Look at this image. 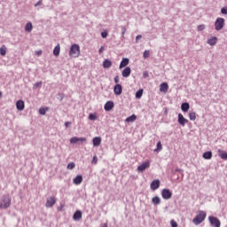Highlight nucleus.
Returning <instances> with one entry per match:
<instances>
[{
	"instance_id": "nucleus-1",
	"label": "nucleus",
	"mask_w": 227,
	"mask_h": 227,
	"mask_svg": "<svg viewBox=\"0 0 227 227\" xmlns=\"http://www.w3.org/2000/svg\"><path fill=\"white\" fill-rule=\"evenodd\" d=\"M12 206V197L10 195L6 194L2 196L0 199V208L3 210H6V208H10Z\"/></svg>"
},
{
	"instance_id": "nucleus-2",
	"label": "nucleus",
	"mask_w": 227,
	"mask_h": 227,
	"mask_svg": "<svg viewBox=\"0 0 227 227\" xmlns=\"http://www.w3.org/2000/svg\"><path fill=\"white\" fill-rule=\"evenodd\" d=\"M205 219H207V212L200 210L198 212L197 215L193 218L192 223L193 224L198 226V224H201V223H203Z\"/></svg>"
},
{
	"instance_id": "nucleus-3",
	"label": "nucleus",
	"mask_w": 227,
	"mask_h": 227,
	"mask_svg": "<svg viewBox=\"0 0 227 227\" xmlns=\"http://www.w3.org/2000/svg\"><path fill=\"white\" fill-rule=\"evenodd\" d=\"M69 56L71 58H79L81 56V47L79 44H72L69 51Z\"/></svg>"
},
{
	"instance_id": "nucleus-4",
	"label": "nucleus",
	"mask_w": 227,
	"mask_h": 227,
	"mask_svg": "<svg viewBox=\"0 0 227 227\" xmlns=\"http://www.w3.org/2000/svg\"><path fill=\"white\" fill-rule=\"evenodd\" d=\"M215 27L216 31H221L223 27H224V19L223 18H217L215 22Z\"/></svg>"
},
{
	"instance_id": "nucleus-5",
	"label": "nucleus",
	"mask_w": 227,
	"mask_h": 227,
	"mask_svg": "<svg viewBox=\"0 0 227 227\" xmlns=\"http://www.w3.org/2000/svg\"><path fill=\"white\" fill-rule=\"evenodd\" d=\"M208 221L213 227H221V221L215 216H208Z\"/></svg>"
},
{
	"instance_id": "nucleus-6",
	"label": "nucleus",
	"mask_w": 227,
	"mask_h": 227,
	"mask_svg": "<svg viewBox=\"0 0 227 227\" xmlns=\"http://www.w3.org/2000/svg\"><path fill=\"white\" fill-rule=\"evenodd\" d=\"M148 168H150V160H145L137 167V171H138V173H143V171H145Z\"/></svg>"
},
{
	"instance_id": "nucleus-7",
	"label": "nucleus",
	"mask_w": 227,
	"mask_h": 227,
	"mask_svg": "<svg viewBox=\"0 0 227 227\" xmlns=\"http://www.w3.org/2000/svg\"><path fill=\"white\" fill-rule=\"evenodd\" d=\"M161 196H162L163 200H171V198L173 196V192H171V191H169V189H163L161 191Z\"/></svg>"
},
{
	"instance_id": "nucleus-8",
	"label": "nucleus",
	"mask_w": 227,
	"mask_h": 227,
	"mask_svg": "<svg viewBox=\"0 0 227 227\" xmlns=\"http://www.w3.org/2000/svg\"><path fill=\"white\" fill-rule=\"evenodd\" d=\"M71 145H75L77 143H86V137H74L70 138Z\"/></svg>"
},
{
	"instance_id": "nucleus-9",
	"label": "nucleus",
	"mask_w": 227,
	"mask_h": 227,
	"mask_svg": "<svg viewBox=\"0 0 227 227\" xmlns=\"http://www.w3.org/2000/svg\"><path fill=\"white\" fill-rule=\"evenodd\" d=\"M54 205H56V197H50L49 199H47L46 204H45V207L47 208H51L54 207Z\"/></svg>"
},
{
	"instance_id": "nucleus-10",
	"label": "nucleus",
	"mask_w": 227,
	"mask_h": 227,
	"mask_svg": "<svg viewBox=\"0 0 227 227\" xmlns=\"http://www.w3.org/2000/svg\"><path fill=\"white\" fill-rule=\"evenodd\" d=\"M177 121L182 127H185V123H189V120L185 119L182 114H178Z\"/></svg>"
},
{
	"instance_id": "nucleus-11",
	"label": "nucleus",
	"mask_w": 227,
	"mask_h": 227,
	"mask_svg": "<svg viewBox=\"0 0 227 227\" xmlns=\"http://www.w3.org/2000/svg\"><path fill=\"white\" fill-rule=\"evenodd\" d=\"M152 191H157V189H159V187H160V181L159 179L154 180L151 183L150 185Z\"/></svg>"
},
{
	"instance_id": "nucleus-12",
	"label": "nucleus",
	"mask_w": 227,
	"mask_h": 227,
	"mask_svg": "<svg viewBox=\"0 0 227 227\" xmlns=\"http://www.w3.org/2000/svg\"><path fill=\"white\" fill-rule=\"evenodd\" d=\"M168 90H169V85H168V82H163L160 85V91L161 93H168Z\"/></svg>"
},
{
	"instance_id": "nucleus-13",
	"label": "nucleus",
	"mask_w": 227,
	"mask_h": 227,
	"mask_svg": "<svg viewBox=\"0 0 227 227\" xmlns=\"http://www.w3.org/2000/svg\"><path fill=\"white\" fill-rule=\"evenodd\" d=\"M123 91V88L121 87V84H116L114 88V92L115 95H121Z\"/></svg>"
},
{
	"instance_id": "nucleus-14",
	"label": "nucleus",
	"mask_w": 227,
	"mask_h": 227,
	"mask_svg": "<svg viewBox=\"0 0 227 227\" xmlns=\"http://www.w3.org/2000/svg\"><path fill=\"white\" fill-rule=\"evenodd\" d=\"M114 107V103L113 101H107L105 104L104 109L105 111H111Z\"/></svg>"
},
{
	"instance_id": "nucleus-15",
	"label": "nucleus",
	"mask_w": 227,
	"mask_h": 227,
	"mask_svg": "<svg viewBox=\"0 0 227 227\" xmlns=\"http://www.w3.org/2000/svg\"><path fill=\"white\" fill-rule=\"evenodd\" d=\"M73 184H74V185H81V184H82V176H76L73 180Z\"/></svg>"
},
{
	"instance_id": "nucleus-16",
	"label": "nucleus",
	"mask_w": 227,
	"mask_h": 227,
	"mask_svg": "<svg viewBox=\"0 0 227 227\" xmlns=\"http://www.w3.org/2000/svg\"><path fill=\"white\" fill-rule=\"evenodd\" d=\"M132 70L130 69L129 67H127L126 68H124L121 72V75L122 77H129L131 74Z\"/></svg>"
},
{
	"instance_id": "nucleus-17",
	"label": "nucleus",
	"mask_w": 227,
	"mask_h": 227,
	"mask_svg": "<svg viewBox=\"0 0 227 227\" xmlns=\"http://www.w3.org/2000/svg\"><path fill=\"white\" fill-rule=\"evenodd\" d=\"M74 221H81L82 219V212L81 211H76L74 215H73Z\"/></svg>"
},
{
	"instance_id": "nucleus-18",
	"label": "nucleus",
	"mask_w": 227,
	"mask_h": 227,
	"mask_svg": "<svg viewBox=\"0 0 227 227\" xmlns=\"http://www.w3.org/2000/svg\"><path fill=\"white\" fill-rule=\"evenodd\" d=\"M129 59H127V58L122 59V60L121 61V64L119 66L120 70H121V68H125V67H127L129 65Z\"/></svg>"
},
{
	"instance_id": "nucleus-19",
	"label": "nucleus",
	"mask_w": 227,
	"mask_h": 227,
	"mask_svg": "<svg viewBox=\"0 0 227 227\" xmlns=\"http://www.w3.org/2000/svg\"><path fill=\"white\" fill-rule=\"evenodd\" d=\"M16 107L18 111H24V107H25L24 101L18 100L16 103Z\"/></svg>"
},
{
	"instance_id": "nucleus-20",
	"label": "nucleus",
	"mask_w": 227,
	"mask_h": 227,
	"mask_svg": "<svg viewBox=\"0 0 227 227\" xmlns=\"http://www.w3.org/2000/svg\"><path fill=\"white\" fill-rule=\"evenodd\" d=\"M93 146H100V144L102 143V138L100 137H96L92 140Z\"/></svg>"
},
{
	"instance_id": "nucleus-21",
	"label": "nucleus",
	"mask_w": 227,
	"mask_h": 227,
	"mask_svg": "<svg viewBox=\"0 0 227 227\" xmlns=\"http://www.w3.org/2000/svg\"><path fill=\"white\" fill-rule=\"evenodd\" d=\"M218 156L223 160H227V153L226 151H223L221 149L218 150Z\"/></svg>"
},
{
	"instance_id": "nucleus-22",
	"label": "nucleus",
	"mask_w": 227,
	"mask_h": 227,
	"mask_svg": "<svg viewBox=\"0 0 227 227\" xmlns=\"http://www.w3.org/2000/svg\"><path fill=\"white\" fill-rule=\"evenodd\" d=\"M113 67V62L109 59H105L103 61V67L104 68H111Z\"/></svg>"
},
{
	"instance_id": "nucleus-23",
	"label": "nucleus",
	"mask_w": 227,
	"mask_h": 227,
	"mask_svg": "<svg viewBox=\"0 0 227 227\" xmlns=\"http://www.w3.org/2000/svg\"><path fill=\"white\" fill-rule=\"evenodd\" d=\"M60 51H61V46L59 44H57L53 50V55L58 57L59 56Z\"/></svg>"
},
{
	"instance_id": "nucleus-24",
	"label": "nucleus",
	"mask_w": 227,
	"mask_h": 227,
	"mask_svg": "<svg viewBox=\"0 0 227 227\" xmlns=\"http://www.w3.org/2000/svg\"><path fill=\"white\" fill-rule=\"evenodd\" d=\"M208 45H215L217 43V37L214 36L207 40Z\"/></svg>"
},
{
	"instance_id": "nucleus-25",
	"label": "nucleus",
	"mask_w": 227,
	"mask_h": 227,
	"mask_svg": "<svg viewBox=\"0 0 227 227\" xmlns=\"http://www.w3.org/2000/svg\"><path fill=\"white\" fill-rule=\"evenodd\" d=\"M136 120H137V116H136V114H132L131 116H129V117H128V118L126 119V121H127L128 123H132V122H134Z\"/></svg>"
},
{
	"instance_id": "nucleus-26",
	"label": "nucleus",
	"mask_w": 227,
	"mask_h": 227,
	"mask_svg": "<svg viewBox=\"0 0 227 227\" xmlns=\"http://www.w3.org/2000/svg\"><path fill=\"white\" fill-rule=\"evenodd\" d=\"M190 106L189 103H183L181 106V109L184 113H187L189 111Z\"/></svg>"
},
{
	"instance_id": "nucleus-27",
	"label": "nucleus",
	"mask_w": 227,
	"mask_h": 227,
	"mask_svg": "<svg viewBox=\"0 0 227 227\" xmlns=\"http://www.w3.org/2000/svg\"><path fill=\"white\" fill-rule=\"evenodd\" d=\"M203 158L206 159L207 160L212 159V152L207 151L203 153Z\"/></svg>"
},
{
	"instance_id": "nucleus-28",
	"label": "nucleus",
	"mask_w": 227,
	"mask_h": 227,
	"mask_svg": "<svg viewBox=\"0 0 227 227\" xmlns=\"http://www.w3.org/2000/svg\"><path fill=\"white\" fill-rule=\"evenodd\" d=\"M32 30H33V24L31 22L27 23V25L25 26V31L31 33Z\"/></svg>"
},
{
	"instance_id": "nucleus-29",
	"label": "nucleus",
	"mask_w": 227,
	"mask_h": 227,
	"mask_svg": "<svg viewBox=\"0 0 227 227\" xmlns=\"http://www.w3.org/2000/svg\"><path fill=\"white\" fill-rule=\"evenodd\" d=\"M153 205H160V198L159 196H155L152 200Z\"/></svg>"
},
{
	"instance_id": "nucleus-30",
	"label": "nucleus",
	"mask_w": 227,
	"mask_h": 227,
	"mask_svg": "<svg viewBox=\"0 0 227 227\" xmlns=\"http://www.w3.org/2000/svg\"><path fill=\"white\" fill-rule=\"evenodd\" d=\"M0 54H1V56H6V46L5 45L1 46Z\"/></svg>"
},
{
	"instance_id": "nucleus-31",
	"label": "nucleus",
	"mask_w": 227,
	"mask_h": 227,
	"mask_svg": "<svg viewBox=\"0 0 227 227\" xmlns=\"http://www.w3.org/2000/svg\"><path fill=\"white\" fill-rule=\"evenodd\" d=\"M143 97V89H140L136 92V98H141Z\"/></svg>"
},
{
	"instance_id": "nucleus-32",
	"label": "nucleus",
	"mask_w": 227,
	"mask_h": 227,
	"mask_svg": "<svg viewBox=\"0 0 227 227\" xmlns=\"http://www.w3.org/2000/svg\"><path fill=\"white\" fill-rule=\"evenodd\" d=\"M189 118L192 121H194V120H196V114L194 112H190Z\"/></svg>"
},
{
	"instance_id": "nucleus-33",
	"label": "nucleus",
	"mask_w": 227,
	"mask_h": 227,
	"mask_svg": "<svg viewBox=\"0 0 227 227\" xmlns=\"http://www.w3.org/2000/svg\"><path fill=\"white\" fill-rule=\"evenodd\" d=\"M38 88H42V82H37L34 84V90H38Z\"/></svg>"
},
{
	"instance_id": "nucleus-34",
	"label": "nucleus",
	"mask_w": 227,
	"mask_h": 227,
	"mask_svg": "<svg viewBox=\"0 0 227 227\" xmlns=\"http://www.w3.org/2000/svg\"><path fill=\"white\" fill-rule=\"evenodd\" d=\"M160 150H162V143L158 142L157 148L154 150V152H160Z\"/></svg>"
},
{
	"instance_id": "nucleus-35",
	"label": "nucleus",
	"mask_w": 227,
	"mask_h": 227,
	"mask_svg": "<svg viewBox=\"0 0 227 227\" xmlns=\"http://www.w3.org/2000/svg\"><path fill=\"white\" fill-rule=\"evenodd\" d=\"M47 111H49V108H48V107H46V108H40V109H39V113H40L41 114H43V115H44L45 113H47Z\"/></svg>"
},
{
	"instance_id": "nucleus-36",
	"label": "nucleus",
	"mask_w": 227,
	"mask_h": 227,
	"mask_svg": "<svg viewBox=\"0 0 227 227\" xmlns=\"http://www.w3.org/2000/svg\"><path fill=\"white\" fill-rule=\"evenodd\" d=\"M89 120H91L92 121H95V120H97V115L93 114H90L89 115Z\"/></svg>"
},
{
	"instance_id": "nucleus-37",
	"label": "nucleus",
	"mask_w": 227,
	"mask_h": 227,
	"mask_svg": "<svg viewBox=\"0 0 227 227\" xmlns=\"http://www.w3.org/2000/svg\"><path fill=\"white\" fill-rule=\"evenodd\" d=\"M74 168H75V163L74 162L68 163L67 169H74Z\"/></svg>"
},
{
	"instance_id": "nucleus-38",
	"label": "nucleus",
	"mask_w": 227,
	"mask_h": 227,
	"mask_svg": "<svg viewBox=\"0 0 227 227\" xmlns=\"http://www.w3.org/2000/svg\"><path fill=\"white\" fill-rule=\"evenodd\" d=\"M221 13H223V15H227V7H223L221 9Z\"/></svg>"
},
{
	"instance_id": "nucleus-39",
	"label": "nucleus",
	"mask_w": 227,
	"mask_h": 227,
	"mask_svg": "<svg viewBox=\"0 0 227 227\" xmlns=\"http://www.w3.org/2000/svg\"><path fill=\"white\" fill-rule=\"evenodd\" d=\"M197 29H198V31H203V29H205V25H199L197 27Z\"/></svg>"
},
{
	"instance_id": "nucleus-40",
	"label": "nucleus",
	"mask_w": 227,
	"mask_h": 227,
	"mask_svg": "<svg viewBox=\"0 0 227 227\" xmlns=\"http://www.w3.org/2000/svg\"><path fill=\"white\" fill-rule=\"evenodd\" d=\"M149 57H150V51H145L144 52V58H145V59H146V58H149Z\"/></svg>"
},
{
	"instance_id": "nucleus-41",
	"label": "nucleus",
	"mask_w": 227,
	"mask_h": 227,
	"mask_svg": "<svg viewBox=\"0 0 227 227\" xmlns=\"http://www.w3.org/2000/svg\"><path fill=\"white\" fill-rule=\"evenodd\" d=\"M170 224H171L172 227H178V223H176L175 222V220H171V221H170Z\"/></svg>"
},
{
	"instance_id": "nucleus-42",
	"label": "nucleus",
	"mask_w": 227,
	"mask_h": 227,
	"mask_svg": "<svg viewBox=\"0 0 227 227\" xmlns=\"http://www.w3.org/2000/svg\"><path fill=\"white\" fill-rule=\"evenodd\" d=\"M97 162H98V159L97 158V156H94L92 160V164H97Z\"/></svg>"
},
{
	"instance_id": "nucleus-43",
	"label": "nucleus",
	"mask_w": 227,
	"mask_h": 227,
	"mask_svg": "<svg viewBox=\"0 0 227 227\" xmlns=\"http://www.w3.org/2000/svg\"><path fill=\"white\" fill-rule=\"evenodd\" d=\"M114 81L116 84H118V82H120V76H115Z\"/></svg>"
},
{
	"instance_id": "nucleus-44",
	"label": "nucleus",
	"mask_w": 227,
	"mask_h": 227,
	"mask_svg": "<svg viewBox=\"0 0 227 227\" xmlns=\"http://www.w3.org/2000/svg\"><path fill=\"white\" fill-rule=\"evenodd\" d=\"M101 36L102 38H107V32H102Z\"/></svg>"
},
{
	"instance_id": "nucleus-45",
	"label": "nucleus",
	"mask_w": 227,
	"mask_h": 227,
	"mask_svg": "<svg viewBox=\"0 0 227 227\" xmlns=\"http://www.w3.org/2000/svg\"><path fill=\"white\" fill-rule=\"evenodd\" d=\"M148 71H145L144 73H143V77H144V79H146V77H148Z\"/></svg>"
},
{
	"instance_id": "nucleus-46",
	"label": "nucleus",
	"mask_w": 227,
	"mask_h": 227,
	"mask_svg": "<svg viewBox=\"0 0 227 227\" xmlns=\"http://www.w3.org/2000/svg\"><path fill=\"white\" fill-rule=\"evenodd\" d=\"M141 38H143V35H137V37H136V42H137V41H138V40H141Z\"/></svg>"
},
{
	"instance_id": "nucleus-47",
	"label": "nucleus",
	"mask_w": 227,
	"mask_h": 227,
	"mask_svg": "<svg viewBox=\"0 0 227 227\" xmlns=\"http://www.w3.org/2000/svg\"><path fill=\"white\" fill-rule=\"evenodd\" d=\"M42 50L36 51H35V56H40L42 54Z\"/></svg>"
},
{
	"instance_id": "nucleus-48",
	"label": "nucleus",
	"mask_w": 227,
	"mask_h": 227,
	"mask_svg": "<svg viewBox=\"0 0 227 227\" xmlns=\"http://www.w3.org/2000/svg\"><path fill=\"white\" fill-rule=\"evenodd\" d=\"M104 51H105L104 46H101L99 49V54H102V52H104Z\"/></svg>"
},
{
	"instance_id": "nucleus-49",
	"label": "nucleus",
	"mask_w": 227,
	"mask_h": 227,
	"mask_svg": "<svg viewBox=\"0 0 227 227\" xmlns=\"http://www.w3.org/2000/svg\"><path fill=\"white\" fill-rule=\"evenodd\" d=\"M40 4H42V0L38 1V2L35 4V7H36V6H40Z\"/></svg>"
},
{
	"instance_id": "nucleus-50",
	"label": "nucleus",
	"mask_w": 227,
	"mask_h": 227,
	"mask_svg": "<svg viewBox=\"0 0 227 227\" xmlns=\"http://www.w3.org/2000/svg\"><path fill=\"white\" fill-rule=\"evenodd\" d=\"M122 29H123L122 30V36H123V35H125V33L127 32V28L125 27H123Z\"/></svg>"
},
{
	"instance_id": "nucleus-51",
	"label": "nucleus",
	"mask_w": 227,
	"mask_h": 227,
	"mask_svg": "<svg viewBox=\"0 0 227 227\" xmlns=\"http://www.w3.org/2000/svg\"><path fill=\"white\" fill-rule=\"evenodd\" d=\"M65 125H66V127H67H67H68L69 125H72V122H71V121H67V122L65 123Z\"/></svg>"
},
{
	"instance_id": "nucleus-52",
	"label": "nucleus",
	"mask_w": 227,
	"mask_h": 227,
	"mask_svg": "<svg viewBox=\"0 0 227 227\" xmlns=\"http://www.w3.org/2000/svg\"><path fill=\"white\" fill-rule=\"evenodd\" d=\"M0 97H3V93L0 92Z\"/></svg>"
}]
</instances>
